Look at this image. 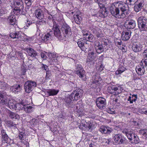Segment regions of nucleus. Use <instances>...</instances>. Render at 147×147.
Segmentation results:
<instances>
[{"label": "nucleus", "mask_w": 147, "mask_h": 147, "mask_svg": "<svg viewBox=\"0 0 147 147\" xmlns=\"http://www.w3.org/2000/svg\"><path fill=\"white\" fill-rule=\"evenodd\" d=\"M35 119H33L30 121V123L31 124L34 125V123H35Z\"/></svg>", "instance_id": "obj_61"}, {"label": "nucleus", "mask_w": 147, "mask_h": 147, "mask_svg": "<svg viewBox=\"0 0 147 147\" xmlns=\"http://www.w3.org/2000/svg\"><path fill=\"white\" fill-rule=\"evenodd\" d=\"M131 32L130 31H124L122 33L121 38L124 41L128 40L130 37Z\"/></svg>", "instance_id": "obj_22"}, {"label": "nucleus", "mask_w": 147, "mask_h": 147, "mask_svg": "<svg viewBox=\"0 0 147 147\" xmlns=\"http://www.w3.org/2000/svg\"><path fill=\"white\" fill-rule=\"evenodd\" d=\"M126 135L131 143L135 144H138L140 140L138 136L135 134L126 133Z\"/></svg>", "instance_id": "obj_10"}, {"label": "nucleus", "mask_w": 147, "mask_h": 147, "mask_svg": "<svg viewBox=\"0 0 147 147\" xmlns=\"http://www.w3.org/2000/svg\"><path fill=\"white\" fill-rule=\"evenodd\" d=\"M32 24V22H31L30 21H29V20H27L26 24L27 25V26H30V25Z\"/></svg>", "instance_id": "obj_60"}, {"label": "nucleus", "mask_w": 147, "mask_h": 147, "mask_svg": "<svg viewBox=\"0 0 147 147\" xmlns=\"http://www.w3.org/2000/svg\"><path fill=\"white\" fill-rule=\"evenodd\" d=\"M8 115L10 118L12 119L19 120L20 118L19 115L14 112L9 111Z\"/></svg>", "instance_id": "obj_27"}, {"label": "nucleus", "mask_w": 147, "mask_h": 147, "mask_svg": "<svg viewBox=\"0 0 147 147\" xmlns=\"http://www.w3.org/2000/svg\"><path fill=\"white\" fill-rule=\"evenodd\" d=\"M81 16L80 14H79L77 13H76L73 16L72 20L73 21H74L77 24H79L82 20Z\"/></svg>", "instance_id": "obj_23"}, {"label": "nucleus", "mask_w": 147, "mask_h": 147, "mask_svg": "<svg viewBox=\"0 0 147 147\" xmlns=\"http://www.w3.org/2000/svg\"><path fill=\"white\" fill-rule=\"evenodd\" d=\"M52 34V31H51L43 36H42L41 37L42 41L45 43H48L50 42L51 40Z\"/></svg>", "instance_id": "obj_20"}, {"label": "nucleus", "mask_w": 147, "mask_h": 147, "mask_svg": "<svg viewBox=\"0 0 147 147\" xmlns=\"http://www.w3.org/2000/svg\"><path fill=\"white\" fill-rule=\"evenodd\" d=\"M142 54L144 57L147 58V49L145 50Z\"/></svg>", "instance_id": "obj_53"}, {"label": "nucleus", "mask_w": 147, "mask_h": 147, "mask_svg": "<svg viewBox=\"0 0 147 147\" xmlns=\"http://www.w3.org/2000/svg\"><path fill=\"white\" fill-rule=\"evenodd\" d=\"M61 30L64 37L70 36L72 34L70 28L66 24L62 26Z\"/></svg>", "instance_id": "obj_11"}, {"label": "nucleus", "mask_w": 147, "mask_h": 147, "mask_svg": "<svg viewBox=\"0 0 147 147\" xmlns=\"http://www.w3.org/2000/svg\"><path fill=\"white\" fill-rule=\"evenodd\" d=\"M110 12L113 16L118 18H125V14L119 13V9L115 5L112 4L110 7Z\"/></svg>", "instance_id": "obj_2"}, {"label": "nucleus", "mask_w": 147, "mask_h": 147, "mask_svg": "<svg viewBox=\"0 0 147 147\" xmlns=\"http://www.w3.org/2000/svg\"><path fill=\"white\" fill-rule=\"evenodd\" d=\"M115 142L118 144H124L127 143V140L123 136L120 134H115L113 136Z\"/></svg>", "instance_id": "obj_8"}, {"label": "nucleus", "mask_w": 147, "mask_h": 147, "mask_svg": "<svg viewBox=\"0 0 147 147\" xmlns=\"http://www.w3.org/2000/svg\"><path fill=\"white\" fill-rule=\"evenodd\" d=\"M8 98L6 93L3 91H0V103L3 105L7 104Z\"/></svg>", "instance_id": "obj_16"}, {"label": "nucleus", "mask_w": 147, "mask_h": 147, "mask_svg": "<svg viewBox=\"0 0 147 147\" xmlns=\"http://www.w3.org/2000/svg\"><path fill=\"white\" fill-rule=\"evenodd\" d=\"M36 86V84L35 82L32 81H27L24 85L25 91L27 93H30Z\"/></svg>", "instance_id": "obj_7"}, {"label": "nucleus", "mask_w": 147, "mask_h": 147, "mask_svg": "<svg viewBox=\"0 0 147 147\" xmlns=\"http://www.w3.org/2000/svg\"><path fill=\"white\" fill-rule=\"evenodd\" d=\"M19 103L23 106V108H24V110L26 113H29L33 111L34 109L32 107L30 106L28 104L26 105L23 100H22L21 102Z\"/></svg>", "instance_id": "obj_18"}, {"label": "nucleus", "mask_w": 147, "mask_h": 147, "mask_svg": "<svg viewBox=\"0 0 147 147\" xmlns=\"http://www.w3.org/2000/svg\"><path fill=\"white\" fill-rule=\"evenodd\" d=\"M88 45L87 43H86L85 44H84V45L83 46V49H81L82 51L85 50V49L88 48Z\"/></svg>", "instance_id": "obj_56"}, {"label": "nucleus", "mask_w": 147, "mask_h": 147, "mask_svg": "<svg viewBox=\"0 0 147 147\" xmlns=\"http://www.w3.org/2000/svg\"><path fill=\"white\" fill-rule=\"evenodd\" d=\"M142 63L144 64V65L147 67V59H144L142 61Z\"/></svg>", "instance_id": "obj_50"}, {"label": "nucleus", "mask_w": 147, "mask_h": 147, "mask_svg": "<svg viewBox=\"0 0 147 147\" xmlns=\"http://www.w3.org/2000/svg\"><path fill=\"white\" fill-rule=\"evenodd\" d=\"M76 70V73L79 77L84 79L85 77L84 74V71L83 70L82 66L80 65H77Z\"/></svg>", "instance_id": "obj_17"}, {"label": "nucleus", "mask_w": 147, "mask_h": 147, "mask_svg": "<svg viewBox=\"0 0 147 147\" xmlns=\"http://www.w3.org/2000/svg\"><path fill=\"white\" fill-rule=\"evenodd\" d=\"M107 111L108 113L111 114H114L115 113V111L114 109H112L108 108Z\"/></svg>", "instance_id": "obj_43"}, {"label": "nucleus", "mask_w": 147, "mask_h": 147, "mask_svg": "<svg viewBox=\"0 0 147 147\" xmlns=\"http://www.w3.org/2000/svg\"><path fill=\"white\" fill-rule=\"evenodd\" d=\"M77 43L79 47L81 49H83L84 45V40L81 38L78 40Z\"/></svg>", "instance_id": "obj_36"}, {"label": "nucleus", "mask_w": 147, "mask_h": 147, "mask_svg": "<svg viewBox=\"0 0 147 147\" xmlns=\"http://www.w3.org/2000/svg\"><path fill=\"white\" fill-rule=\"evenodd\" d=\"M140 133L142 135L144 136H147V129H142L140 131Z\"/></svg>", "instance_id": "obj_40"}, {"label": "nucleus", "mask_w": 147, "mask_h": 147, "mask_svg": "<svg viewBox=\"0 0 147 147\" xmlns=\"http://www.w3.org/2000/svg\"><path fill=\"white\" fill-rule=\"evenodd\" d=\"M137 95H133L131 97V99L133 100V101L134 102H135L136 100V99L137 98Z\"/></svg>", "instance_id": "obj_54"}, {"label": "nucleus", "mask_w": 147, "mask_h": 147, "mask_svg": "<svg viewBox=\"0 0 147 147\" xmlns=\"http://www.w3.org/2000/svg\"><path fill=\"white\" fill-rule=\"evenodd\" d=\"M135 4V5L134 7V10L136 12H138L141 10V9L140 8V7L138 5L136 4V3Z\"/></svg>", "instance_id": "obj_44"}, {"label": "nucleus", "mask_w": 147, "mask_h": 147, "mask_svg": "<svg viewBox=\"0 0 147 147\" xmlns=\"http://www.w3.org/2000/svg\"><path fill=\"white\" fill-rule=\"evenodd\" d=\"M6 124L9 127L15 126L16 124H14L11 121H6Z\"/></svg>", "instance_id": "obj_41"}, {"label": "nucleus", "mask_w": 147, "mask_h": 147, "mask_svg": "<svg viewBox=\"0 0 147 147\" xmlns=\"http://www.w3.org/2000/svg\"><path fill=\"white\" fill-rule=\"evenodd\" d=\"M122 90L121 87L119 86L116 87L114 85H111L108 88L107 91L108 92L113 95H117L120 93Z\"/></svg>", "instance_id": "obj_6"}, {"label": "nucleus", "mask_w": 147, "mask_h": 147, "mask_svg": "<svg viewBox=\"0 0 147 147\" xmlns=\"http://www.w3.org/2000/svg\"><path fill=\"white\" fill-rule=\"evenodd\" d=\"M84 35L86 36H88L87 37H86V39L88 41H89L90 42H93L95 41V38L94 37V36L92 34H90L89 35L88 33H86Z\"/></svg>", "instance_id": "obj_30"}, {"label": "nucleus", "mask_w": 147, "mask_h": 147, "mask_svg": "<svg viewBox=\"0 0 147 147\" xmlns=\"http://www.w3.org/2000/svg\"><path fill=\"white\" fill-rule=\"evenodd\" d=\"M15 7L13 9V12L15 13L17 12V14L20 13V12L24 9V3L21 1H18L15 3Z\"/></svg>", "instance_id": "obj_12"}, {"label": "nucleus", "mask_w": 147, "mask_h": 147, "mask_svg": "<svg viewBox=\"0 0 147 147\" xmlns=\"http://www.w3.org/2000/svg\"><path fill=\"white\" fill-rule=\"evenodd\" d=\"M1 133L2 134V141H4L5 142L7 143L10 139L6 134L5 131L4 130H2L1 131Z\"/></svg>", "instance_id": "obj_26"}, {"label": "nucleus", "mask_w": 147, "mask_h": 147, "mask_svg": "<svg viewBox=\"0 0 147 147\" xmlns=\"http://www.w3.org/2000/svg\"><path fill=\"white\" fill-rule=\"evenodd\" d=\"M97 48L96 49V52L97 53H100L103 51V47L102 45L99 44Z\"/></svg>", "instance_id": "obj_37"}, {"label": "nucleus", "mask_w": 147, "mask_h": 147, "mask_svg": "<svg viewBox=\"0 0 147 147\" xmlns=\"http://www.w3.org/2000/svg\"><path fill=\"white\" fill-rule=\"evenodd\" d=\"M96 54L93 51L89 52L88 54L86 62H92L96 61Z\"/></svg>", "instance_id": "obj_21"}, {"label": "nucleus", "mask_w": 147, "mask_h": 147, "mask_svg": "<svg viewBox=\"0 0 147 147\" xmlns=\"http://www.w3.org/2000/svg\"><path fill=\"white\" fill-rule=\"evenodd\" d=\"M117 7L120 9L121 11V14L124 13L125 15V17H126L127 12L129 10V7L127 4L123 2L119 1L115 3Z\"/></svg>", "instance_id": "obj_4"}, {"label": "nucleus", "mask_w": 147, "mask_h": 147, "mask_svg": "<svg viewBox=\"0 0 147 147\" xmlns=\"http://www.w3.org/2000/svg\"><path fill=\"white\" fill-rule=\"evenodd\" d=\"M42 66L41 67L42 69H44L46 71H47L48 70V66L46 65H45L43 64H42Z\"/></svg>", "instance_id": "obj_51"}, {"label": "nucleus", "mask_w": 147, "mask_h": 147, "mask_svg": "<svg viewBox=\"0 0 147 147\" xmlns=\"http://www.w3.org/2000/svg\"><path fill=\"white\" fill-rule=\"evenodd\" d=\"M7 20L9 21V23L12 25H14L16 23V16L13 15L9 17Z\"/></svg>", "instance_id": "obj_28"}, {"label": "nucleus", "mask_w": 147, "mask_h": 147, "mask_svg": "<svg viewBox=\"0 0 147 147\" xmlns=\"http://www.w3.org/2000/svg\"><path fill=\"white\" fill-rule=\"evenodd\" d=\"M24 135V133L22 132H21L19 133V138L20 139H22V138L23 137Z\"/></svg>", "instance_id": "obj_59"}, {"label": "nucleus", "mask_w": 147, "mask_h": 147, "mask_svg": "<svg viewBox=\"0 0 147 147\" xmlns=\"http://www.w3.org/2000/svg\"><path fill=\"white\" fill-rule=\"evenodd\" d=\"M45 9L44 7H42L41 9H38L35 11V15L36 17L39 19H42L44 17L43 10Z\"/></svg>", "instance_id": "obj_19"}, {"label": "nucleus", "mask_w": 147, "mask_h": 147, "mask_svg": "<svg viewBox=\"0 0 147 147\" xmlns=\"http://www.w3.org/2000/svg\"><path fill=\"white\" fill-rule=\"evenodd\" d=\"M135 3L137 4L141 9L142 8L144 5V1L143 0H138Z\"/></svg>", "instance_id": "obj_38"}, {"label": "nucleus", "mask_w": 147, "mask_h": 147, "mask_svg": "<svg viewBox=\"0 0 147 147\" xmlns=\"http://www.w3.org/2000/svg\"><path fill=\"white\" fill-rule=\"evenodd\" d=\"M138 27L141 31L147 30V19L145 17H140L138 20Z\"/></svg>", "instance_id": "obj_3"}, {"label": "nucleus", "mask_w": 147, "mask_h": 147, "mask_svg": "<svg viewBox=\"0 0 147 147\" xmlns=\"http://www.w3.org/2000/svg\"><path fill=\"white\" fill-rule=\"evenodd\" d=\"M93 32L98 38H101L103 36V34L101 30L98 28H96L93 31Z\"/></svg>", "instance_id": "obj_31"}, {"label": "nucleus", "mask_w": 147, "mask_h": 147, "mask_svg": "<svg viewBox=\"0 0 147 147\" xmlns=\"http://www.w3.org/2000/svg\"><path fill=\"white\" fill-rule=\"evenodd\" d=\"M96 102L97 107L99 109H102L105 107L107 103L105 98L99 97L96 99Z\"/></svg>", "instance_id": "obj_9"}, {"label": "nucleus", "mask_w": 147, "mask_h": 147, "mask_svg": "<svg viewBox=\"0 0 147 147\" xmlns=\"http://www.w3.org/2000/svg\"><path fill=\"white\" fill-rule=\"evenodd\" d=\"M103 68H104V67H103V65H102V64H101L100 65L99 69L100 71H102V70H103Z\"/></svg>", "instance_id": "obj_63"}, {"label": "nucleus", "mask_w": 147, "mask_h": 147, "mask_svg": "<svg viewBox=\"0 0 147 147\" xmlns=\"http://www.w3.org/2000/svg\"><path fill=\"white\" fill-rule=\"evenodd\" d=\"M83 93V90L80 89H77L74 91L68 96H66L64 99L65 102L67 104H69L72 100H77L82 97Z\"/></svg>", "instance_id": "obj_1"}, {"label": "nucleus", "mask_w": 147, "mask_h": 147, "mask_svg": "<svg viewBox=\"0 0 147 147\" xmlns=\"http://www.w3.org/2000/svg\"><path fill=\"white\" fill-rule=\"evenodd\" d=\"M51 73L50 72V71H47L46 74V78H49V77L51 76Z\"/></svg>", "instance_id": "obj_55"}, {"label": "nucleus", "mask_w": 147, "mask_h": 147, "mask_svg": "<svg viewBox=\"0 0 147 147\" xmlns=\"http://www.w3.org/2000/svg\"><path fill=\"white\" fill-rule=\"evenodd\" d=\"M59 91L55 89L49 90L47 92L48 93L49 96H54L56 95L58 92Z\"/></svg>", "instance_id": "obj_34"}, {"label": "nucleus", "mask_w": 147, "mask_h": 147, "mask_svg": "<svg viewBox=\"0 0 147 147\" xmlns=\"http://www.w3.org/2000/svg\"><path fill=\"white\" fill-rule=\"evenodd\" d=\"M26 51L28 55L31 57L36 58V56H37V53L32 48H28L26 49Z\"/></svg>", "instance_id": "obj_25"}, {"label": "nucleus", "mask_w": 147, "mask_h": 147, "mask_svg": "<svg viewBox=\"0 0 147 147\" xmlns=\"http://www.w3.org/2000/svg\"><path fill=\"white\" fill-rule=\"evenodd\" d=\"M21 34H23L21 32H18L14 33H11L10 35V36L13 39L18 38L19 39L20 38H21L22 35Z\"/></svg>", "instance_id": "obj_33"}, {"label": "nucleus", "mask_w": 147, "mask_h": 147, "mask_svg": "<svg viewBox=\"0 0 147 147\" xmlns=\"http://www.w3.org/2000/svg\"><path fill=\"white\" fill-rule=\"evenodd\" d=\"M126 2L130 5L135 3V1H134V0H126Z\"/></svg>", "instance_id": "obj_48"}, {"label": "nucleus", "mask_w": 147, "mask_h": 147, "mask_svg": "<svg viewBox=\"0 0 147 147\" xmlns=\"http://www.w3.org/2000/svg\"><path fill=\"white\" fill-rule=\"evenodd\" d=\"M99 131L102 134L108 135L110 133H114V130L108 126H105L104 125L101 126L99 129Z\"/></svg>", "instance_id": "obj_13"}, {"label": "nucleus", "mask_w": 147, "mask_h": 147, "mask_svg": "<svg viewBox=\"0 0 147 147\" xmlns=\"http://www.w3.org/2000/svg\"><path fill=\"white\" fill-rule=\"evenodd\" d=\"M32 0H25V2L26 5L29 6L31 5Z\"/></svg>", "instance_id": "obj_45"}, {"label": "nucleus", "mask_w": 147, "mask_h": 147, "mask_svg": "<svg viewBox=\"0 0 147 147\" xmlns=\"http://www.w3.org/2000/svg\"><path fill=\"white\" fill-rule=\"evenodd\" d=\"M122 71V72H123L125 70H126V69L124 67H122L120 68H119Z\"/></svg>", "instance_id": "obj_64"}, {"label": "nucleus", "mask_w": 147, "mask_h": 147, "mask_svg": "<svg viewBox=\"0 0 147 147\" xmlns=\"http://www.w3.org/2000/svg\"><path fill=\"white\" fill-rule=\"evenodd\" d=\"M142 67H140L139 66L136 67V71L137 73L140 75H142L144 74L145 70L144 68V66H142Z\"/></svg>", "instance_id": "obj_32"}, {"label": "nucleus", "mask_w": 147, "mask_h": 147, "mask_svg": "<svg viewBox=\"0 0 147 147\" xmlns=\"http://www.w3.org/2000/svg\"><path fill=\"white\" fill-rule=\"evenodd\" d=\"M41 57L44 60L46 59L47 57L45 55V54L43 53H42L41 54Z\"/></svg>", "instance_id": "obj_52"}, {"label": "nucleus", "mask_w": 147, "mask_h": 147, "mask_svg": "<svg viewBox=\"0 0 147 147\" xmlns=\"http://www.w3.org/2000/svg\"><path fill=\"white\" fill-rule=\"evenodd\" d=\"M52 29L53 31L54 34L56 38L58 39L62 40L64 38V35L61 33L60 28L59 25L56 24H54Z\"/></svg>", "instance_id": "obj_5"}, {"label": "nucleus", "mask_w": 147, "mask_h": 147, "mask_svg": "<svg viewBox=\"0 0 147 147\" xmlns=\"http://www.w3.org/2000/svg\"><path fill=\"white\" fill-rule=\"evenodd\" d=\"M11 89L13 92L16 93L21 90V87L20 85L17 84L12 86L11 88Z\"/></svg>", "instance_id": "obj_29"}, {"label": "nucleus", "mask_w": 147, "mask_h": 147, "mask_svg": "<svg viewBox=\"0 0 147 147\" xmlns=\"http://www.w3.org/2000/svg\"><path fill=\"white\" fill-rule=\"evenodd\" d=\"M142 47V45L139 43L134 44L132 46L133 51L135 52L140 51Z\"/></svg>", "instance_id": "obj_24"}, {"label": "nucleus", "mask_w": 147, "mask_h": 147, "mask_svg": "<svg viewBox=\"0 0 147 147\" xmlns=\"http://www.w3.org/2000/svg\"><path fill=\"white\" fill-rule=\"evenodd\" d=\"M48 55L49 57L51 59L54 58L56 57L55 54L51 53H49L48 54Z\"/></svg>", "instance_id": "obj_49"}, {"label": "nucleus", "mask_w": 147, "mask_h": 147, "mask_svg": "<svg viewBox=\"0 0 147 147\" xmlns=\"http://www.w3.org/2000/svg\"><path fill=\"white\" fill-rule=\"evenodd\" d=\"M108 39H105V40L103 39L102 40V44L101 45H102L103 46V45H105V46H106L108 45Z\"/></svg>", "instance_id": "obj_46"}, {"label": "nucleus", "mask_w": 147, "mask_h": 147, "mask_svg": "<svg viewBox=\"0 0 147 147\" xmlns=\"http://www.w3.org/2000/svg\"><path fill=\"white\" fill-rule=\"evenodd\" d=\"M7 103L10 108L16 110V104L14 101L10 100L8 101Z\"/></svg>", "instance_id": "obj_35"}, {"label": "nucleus", "mask_w": 147, "mask_h": 147, "mask_svg": "<svg viewBox=\"0 0 147 147\" xmlns=\"http://www.w3.org/2000/svg\"><path fill=\"white\" fill-rule=\"evenodd\" d=\"M76 109L78 110V111H80L81 110L80 109V108L79 107L78 104H76Z\"/></svg>", "instance_id": "obj_62"}, {"label": "nucleus", "mask_w": 147, "mask_h": 147, "mask_svg": "<svg viewBox=\"0 0 147 147\" xmlns=\"http://www.w3.org/2000/svg\"><path fill=\"white\" fill-rule=\"evenodd\" d=\"M19 103L16 104V109L24 110V108L23 106Z\"/></svg>", "instance_id": "obj_42"}, {"label": "nucleus", "mask_w": 147, "mask_h": 147, "mask_svg": "<svg viewBox=\"0 0 147 147\" xmlns=\"http://www.w3.org/2000/svg\"><path fill=\"white\" fill-rule=\"evenodd\" d=\"M123 72H122V71L119 68L115 72L116 74H119L122 73Z\"/></svg>", "instance_id": "obj_58"}, {"label": "nucleus", "mask_w": 147, "mask_h": 147, "mask_svg": "<svg viewBox=\"0 0 147 147\" xmlns=\"http://www.w3.org/2000/svg\"><path fill=\"white\" fill-rule=\"evenodd\" d=\"M97 3L100 9V16L104 18H105L107 16L109 12L105 7L104 4L101 3L100 2H98Z\"/></svg>", "instance_id": "obj_14"}, {"label": "nucleus", "mask_w": 147, "mask_h": 147, "mask_svg": "<svg viewBox=\"0 0 147 147\" xmlns=\"http://www.w3.org/2000/svg\"><path fill=\"white\" fill-rule=\"evenodd\" d=\"M27 69H26V67H24V66L22 68V75H24L25 74V73L26 71V70Z\"/></svg>", "instance_id": "obj_57"}, {"label": "nucleus", "mask_w": 147, "mask_h": 147, "mask_svg": "<svg viewBox=\"0 0 147 147\" xmlns=\"http://www.w3.org/2000/svg\"><path fill=\"white\" fill-rule=\"evenodd\" d=\"M92 124L90 121H89L88 123H86V127H88L89 129L92 128Z\"/></svg>", "instance_id": "obj_47"}, {"label": "nucleus", "mask_w": 147, "mask_h": 147, "mask_svg": "<svg viewBox=\"0 0 147 147\" xmlns=\"http://www.w3.org/2000/svg\"><path fill=\"white\" fill-rule=\"evenodd\" d=\"M41 20H41L37 21V24L39 25H43L45 24H46V19L43 18Z\"/></svg>", "instance_id": "obj_39"}, {"label": "nucleus", "mask_w": 147, "mask_h": 147, "mask_svg": "<svg viewBox=\"0 0 147 147\" xmlns=\"http://www.w3.org/2000/svg\"><path fill=\"white\" fill-rule=\"evenodd\" d=\"M124 26L127 29H133L136 26V23L135 20H126L125 22Z\"/></svg>", "instance_id": "obj_15"}]
</instances>
